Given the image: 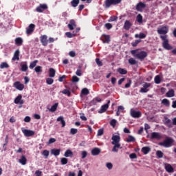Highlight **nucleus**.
<instances>
[{
  "instance_id": "774afa93",
  "label": "nucleus",
  "mask_w": 176,
  "mask_h": 176,
  "mask_svg": "<svg viewBox=\"0 0 176 176\" xmlns=\"http://www.w3.org/2000/svg\"><path fill=\"white\" fill-rule=\"evenodd\" d=\"M130 159H137V154L135 153L130 154L129 155Z\"/></svg>"
},
{
  "instance_id": "7c9ffc66",
  "label": "nucleus",
  "mask_w": 176,
  "mask_h": 176,
  "mask_svg": "<svg viewBox=\"0 0 176 176\" xmlns=\"http://www.w3.org/2000/svg\"><path fill=\"white\" fill-rule=\"evenodd\" d=\"M80 2V0H72L71 1V6H72V8H76L79 5Z\"/></svg>"
},
{
  "instance_id": "aec40b11",
  "label": "nucleus",
  "mask_w": 176,
  "mask_h": 176,
  "mask_svg": "<svg viewBox=\"0 0 176 176\" xmlns=\"http://www.w3.org/2000/svg\"><path fill=\"white\" fill-rule=\"evenodd\" d=\"M141 115H142L141 111H137L133 109L131 110V116H132V118H141Z\"/></svg>"
},
{
  "instance_id": "c03bdc74",
  "label": "nucleus",
  "mask_w": 176,
  "mask_h": 176,
  "mask_svg": "<svg viewBox=\"0 0 176 176\" xmlns=\"http://www.w3.org/2000/svg\"><path fill=\"white\" fill-rule=\"evenodd\" d=\"M89 93L90 92L89 91V89L87 88H83L81 90V94H83V96H87Z\"/></svg>"
},
{
  "instance_id": "f704fd0d",
  "label": "nucleus",
  "mask_w": 176,
  "mask_h": 176,
  "mask_svg": "<svg viewBox=\"0 0 176 176\" xmlns=\"http://www.w3.org/2000/svg\"><path fill=\"white\" fill-rule=\"evenodd\" d=\"M117 72H119L120 75H126L127 74V69L123 68H118Z\"/></svg>"
},
{
  "instance_id": "a878e982",
  "label": "nucleus",
  "mask_w": 176,
  "mask_h": 176,
  "mask_svg": "<svg viewBox=\"0 0 176 176\" xmlns=\"http://www.w3.org/2000/svg\"><path fill=\"white\" fill-rule=\"evenodd\" d=\"M23 38L21 37H17L15 38V45L16 46H21L23 45Z\"/></svg>"
},
{
  "instance_id": "2eb2a0df",
  "label": "nucleus",
  "mask_w": 176,
  "mask_h": 176,
  "mask_svg": "<svg viewBox=\"0 0 176 176\" xmlns=\"http://www.w3.org/2000/svg\"><path fill=\"white\" fill-rule=\"evenodd\" d=\"M40 41L43 46H47L48 40H47V36L45 34L40 36Z\"/></svg>"
},
{
  "instance_id": "c756f323",
  "label": "nucleus",
  "mask_w": 176,
  "mask_h": 176,
  "mask_svg": "<svg viewBox=\"0 0 176 176\" xmlns=\"http://www.w3.org/2000/svg\"><path fill=\"white\" fill-rule=\"evenodd\" d=\"M60 151H61V150H60V149L53 148L51 150V153H52V155H54V156H58V155H60Z\"/></svg>"
},
{
  "instance_id": "f3484780",
  "label": "nucleus",
  "mask_w": 176,
  "mask_h": 176,
  "mask_svg": "<svg viewBox=\"0 0 176 176\" xmlns=\"http://www.w3.org/2000/svg\"><path fill=\"white\" fill-rule=\"evenodd\" d=\"M22 98L23 96H21V94L18 95L14 101V104H20V105H23V104H24V100H22Z\"/></svg>"
},
{
  "instance_id": "a18cd8bd",
  "label": "nucleus",
  "mask_w": 176,
  "mask_h": 176,
  "mask_svg": "<svg viewBox=\"0 0 176 176\" xmlns=\"http://www.w3.org/2000/svg\"><path fill=\"white\" fill-rule=\"evenodd\" d=\"M141 42V40H135V41H133L131 43V45L133 47H136V46L138 45V43H140Z\"/></svg>"
},
{
  "instance_id": "79ce46f5",
  "label": "nucleus",
  "mask_w": 176,
  "mask_h": 176,
  "mask_svg": "<svg viewBox=\"0 0 176 176\" xmlns=\"http://www.w3.org/2000/svg\"><path fill=\"white\" fill-rule=\"evenodd\" d=\"M0 68L1 69H3L4 68H9V64H8V63H6V62H3L0 65Z\"/></svg>"
},
{
  "instance_id": "de8ad7c7",
  "label": "nucleus",
  "mask_w": 176,
  "mask_h": 176,
  "mask_svg": "<svg viewBox=\"0 0 176 176\" xmlns=\"http://www.w3.org/2000/svg\"><path fill=\"white\" fill-rule=\"evenodd\" d=\"M137 21L140 23V24H142V15H141V14H138Z\"/></svg>"
},
{
  "instance_id": "338daca9",
  "label": "nucleus",
  "mask_w": 176,
  "mask_h": 176,
  "mask_svg": "<svg viewBox=\"0 0 176 176\" xmlns=\"http://www.w3.org/2000/svg\"><path fill=\"white\" fill-rule=\"evenodd\" d=\"M69 56H70V57H75V56H76V53L75 52V51H70L69 53Z\"/></svg>"
},
{
  "instance_id": "864d4df0",
  "label": "nucleus",
  "mask_w": 176,
  "mask_h": 176,
  "mask_svg": "<svg viewBox=\"0 0 176 176\" xmlns=\"http://www.w3.org/2000/svg\"><path fill=\"white\" fill-rule=\"evenodd\" d=\"M117 122L118 121H116V120L113 119L110 121V125L111 126V127H116Z\"/></svg>"
},
{
  "instance_id": "412c9836",
  "label": "nucleus",
  "mask_w": 176,
  "mask_h": 176,
  "mask_svg": "<svg viewBox=\"0 0 176 176\" xmlns=\"http://www.w3.org/2000/svg\"><path fill=\"white\" fill-rule=\"evenodd\" d=\"M34 30H35V25H34V23L30 24L28 28L26 30V34H28V35L32 34Z\"/></svg>"
},
{
  "instance_id": "bf43d9fd",
  "label": "nucleus",
  "mask_w": 176,
  "mask_h": 176,
  "mask_svg": "<svg viewBox=\"0 0 176 176\" xmlns=\"http://www.w3.org/2000/svg\"><path fill=\"white\" fill-rule=\"evenodd\" d=\"M77 133H78V130L76 129L72 128L70 129V134H72V135H75V134H76Z\"/></svg>"
},
{
  "instance_id": "72a5a7b5",
  "label": "nucleus",
  "mask_w": 176,
  "mask_h": 176,
  "mask_svg": "<svg viewBox=\"0 0 176 176\" xmlns=\"http://www.w3.org/2000/svg\"><path fill=\"white\" fill-rule=\"evenodd\" d=\"M175 96L174 89H170L167 93H166V97L171 98L174 97Z\"/></svg>"
},
{
  "instance_id": "f03ea898",
  "label": "nucleus",
  "mask_w": 176,
  "mask_h": 176,
  "mask_svg": "<svg viewBox=\"0 0 176 176\" xmlns=\"http://www.w3.org/2000/svg\"><path fill=\"white\" fill-rule=\"evenodd\" d=\"M131 54H133L135 58L140 60V61H143L145 60L146 57H148V53L145 51H139V50H133L131 51Z\"/></svg>"
},
{
  "instance_id": "0e129e2a",
  "label": "nucleus",
  "mask_w": 176,
  "mask_h": 176,
  "mask_svg": "<svg viewBox=\"0 0 176 176\" xmlns=\"http://www.w3.org/2000/svg\"><path fill=\"white\" fill-rule=\"evenodd\" d=\"M102 134H104V129H99L97 133L98 137H101Z\"/></svg>"
},
{
  "instance_id": "bb28decb",
  "label": "nucleus",
  "mask_w": 176,
  "mask_h": 176,
  "mask_svg": "<svg viewBox=\"0 0 176 176\" xmlns=\"http://www.w3.org/2000/svg\"><path fill=\"white\" fill-rule=\"evenodd\" d=\"M141 151L144 155H148L151 151V148L149 146H144L142 148Z\"/></svg>"
},
{
  "instance_id": "f8f14e48",
  "label": "nucleus",
  "mask_w": 176,
  "mask_h": 176,
  "mask_svg": "<svg viewBox=\"0 0 176 176\" xmlns=\"http://www.w3.org/2000/svg\"><path fill=\"white\" fill-rule=\"evenodd\" d=\"M47 9V5L46 4H40L36 8V11L38 13H42L44 10H46Z\"/></svg>"
},
{
  "instance_id": "4c0bfd02",
  "label": "nucleus",
  "mask_w": 176,
  "mask_h": 176,
  "mask_svg": "<svg viewBox=\"0 0 176 176\" xmlns=\"http://www.w3.org/2000/svg\"><path fill=\"white\" fill-rule=\"evenodd\" d=\"M162 104H163V105L165 107H170V100L164 98L162 100Z\"/></svg>"
},
{
  "instance_id": "39448f33",
  "label": "nucleus",
  "mask_w": 176,
  "mask_h": 176,
  "mask_svg": "<svg viewBox=\"0 0 176 176\" xmlns=\"http://www.w3.org/2000/svg\"><path fill=\"white\" fill-rule=\"evenodd\" d=\"M121 2L122 0H105L103 6L105 9H109L111 5H119Z\"/></svg>"
},
{
  "instance_id": "58836bf2",
  "label": "nucleus",
  "mask_w": 176,
  "mask_h": 176,
  "mask_svg": "<svg viewBox=\"0 0 176 176\" xmlns=\"http://www.w3.org/2000/svg\"><path fill=\"white\" fill-rule=\"evenodd\" d=\"M155 83H156V85H160L161 82H162V79L160 78V76L157 75L155 78Z\"/></svg>"
},
{
  "instance_id": "1a4fd4ad",
  "label": "nucleus",
  "mask_w": 176,
  "mask_h": 176,
  "mask_svg": "<svg viewBox=\"0 0 176 176\" xmlns=\"http://www.w3.org/2000/svg\"><path fill=\"white\" fill-rule=\"evenodd\" d=\"M151 86V83L149 82H145L143 85V87L140 89L139 91L140 93H148L149 91V87Z\"/></svg>"
},
{
  "instance_id": "c85d7f7f",
  "label": "nucleus",
  "mask_w": 176,
  "mask_h": 176,
  "mask_svg": "<svg viewBox=\"0 0 176 176\" xmlns=\"http://www.w3.org/2000/svg\"><path fill=\"white\" fill-rule=\"evenodd\" d=\"M135 38H139L140 39H145L146 38V34L144 33L140 32L139 34H135Z\"/></svg>"
},
{
  "instance_id": "9b49d317",
  "label": "nucleus",
  "mask_w": 176,
  "mask_h": 176,
  "mask_svg": "<svg viewBox=\"0 0 176 176\" xmlns=\"http://www.w3.org/2000/svg\"><path fill=\"white\" fill-rule=\"evenodd\" d=\"M164 124L168 127V129H173V122H171V120H170L168 117L164 118Z\"/></svg>"
},
{
  "instance_id": "a19ab883",
  "label": "nucleus",
  "mask_w": 176,
  "mask_h": 176,
  "mask_svg": "<svg viewBox=\"0 0 176 176\" xmlns=\"http://www.w3.org/2000/svg\"><path fill=\"white\" fill-rule=\"evenodd\" d=\"M37 63H38V60H36L32 62L29 66V68H30V69H34V68H35V67H36Z\"/></svg>"
},
{
  "instance_id": "052dcab7",
  "label": "nucleus",
  "mask_w": 176,
  "mask_h": 176,
  "mask_svg": "<svg viewBox=\"0 0 176 176\" xmlns=\"http://www.w3.org/2000/svg\"><path fill=\"white\" fill-rule=\"evenodd\" d=\"M96 63L97 65H98V67H102V62H101V60H100V58H96Z\"/></svg>"
},
{
  "instance_id": "4be33fe9",
  "label": "nucleus",
  "mask_w": 176,
  "mask_h": 176,
  "mask_svg": "<svg viewBox=\"0 0 176 176\" xmlns=\"http://www.w3.org/2000/svg\"><path fill=\"white\" fill-rule=\"evenodd\" d=\"M12 60V61H16H16H19V60H20V50H16L15 51Z\"/></svg>"
},
{
  "instance_id": "5701e85b",
  "label": "nucleus",
  "mask_w": 176,
  "mask_h": 176,
  "mask_svg": "<svg viewBox=\"0 0 176 176\" xmlns=\"http://www.w3.org/2000/svg\"><path fill=\"white\" fill-rule=\"evenodd\" d=\"M146 6L145 3L140 2L136 5V10H138V12H142V9H145Z\"/></svg>"
},
{
  "instance_id": "423d86ee",
  "label": "nucleus",
  "mask_w": 176,
  "mask_h": 176,
  "mask_svg": "<svg viewBox=\"0 0 176 176\" xmlns=\"http://www.w3.org/2000/svg\"><path fill=\"white\" fill-rule=\"evenodd\" d=\"M157 32L159 35H163V36H164V35H166L168 32V26H161L157 30Z\"/></svg>"
},
{
  "instance_id": "49530a36",
  "label": "nucleus",
  "mask_w": 176,
  "mask_h": 176,
  "mask_svg": "<svg viewBox=\"0 0 176 176\" xmlns=\"http://www.w3.org/2000/svg\"><path fill=\"white\" fill-rule=\"evenodd\" d=\"M65 35L67 38H74V36H76V33H71L67 32L65 33Z\"/></svg>"
},
{
  "instance_id": "b1692460",
  "label": "nucleus",
  "mask_w": 176,
  "mask_h": 176,
  "mask_svg": "<svg viewBox=\"0 0 176 176\" xmlns=\"http://www.w3.org/2000/svg\"><path fill=\"white\" fill-rule=\"evenodd\" d=\"M131 25H133V24L131 23L130 21L126 20L125 21L124 24V29L126 30V31H129V30L131 28Z\"/></svg>"
},
{
  "instance_id": "e433bc0d",
  "label": "nucleus",
  "mask_w": 176,
  "mask_h": 176,
  "mask_svg": "<svg viewBox=\"0 0 176 176\" xmlns=\"http://www.w3.org/2000/svg\"><path fill=\"white\" fill-rule=\"evenodd\" d=\"M28 69V65H27V63L21 65V71H22V72H26Z\"/></svg>"
},
{
  "instance_id": "6e6552de",
  "label": "nucleus",
  "mask_w": 176,
  "mask_h": 176,
  "mask_svg": "<svg viewBox=\"0 0 176 176\" xmlns=\"http://www.w3.org/2000/svg\"><path fill=\"white\" fill-rule=\"evenodd\" d=\"M163 138L162 134L159 132H153L151 133V140H157V141H160Z\"/></svg>"
},
{
  "instance_id": "4d7b16f0",
  "label": "nucleus",
  "mask_w": 176,
  "mask_h": 176,
  "mask_svg": "<svg viewBox=\"0 0 176 176\" xmlns=\"http://www.w3.org/2000/svg\"><path fill=\"white\" fill-rule=\"evenodd\" d=\"M34 71L36 73L42 72V66H36L34 68Z\"/></svg>"
},
{
  "instance_id": "ddd939ff",
  "label": "nucleus",
  "mask_w": 176,
  "mask_h": 176,
  "mask_svg": "<svg viewBox=\"0 0 176 176\" xmlns=\"http://www.w3.org/2000/svg\"><path fill=\"white\" fill-rule=\"evenodd\" d=\"M14 87H15V89L19 90L20 91L24 90V84H21L20 81H16L14 83Z\"/></svg>"
},
{
  "instance_id": "393cba45",
  "label": "nucleus",
  "mask_w": 176,
  "mask_h": 176,
  "mask_svg": "<svg viewBox=\"0 0 176 176\" xmlns=\"http://www.w3.org/2000/svg\"><path fill=\"white\" fill-rule=\"evenodd\" d=\"M19 162L21 164H22V166H25V164H27V157H25V155H21Z\"/></svg>"
},
{
  "instance_id": "a211bd4d",
  "label": "nucleus",
  "mask_w": 176,
  "mask_h": 176,
  "mask_svg": "<svg viewBox=\"0 0 176 176\" xmlns=\"http://www.w3.org/2000/svg\"><path fill=\"white\" fill-rule=\"evenodd\" d=\"M67 27L70 31H72L74 28H76V22L74 19H71Z\"/></svg>"
},
{
  "instance_id": "7ed1b4c3",
  "label": "nucleus",
  "mask_w": 176,
  "mask_h": 176,
  "mask_svg": "<svg viewBox=\"0 0 176 176\" xmlns=\"http://www.w3.org/2000/svg\"><path fill=\"white\" fill-rule=\"evenodd\" d=\"M160 39L163 41L162 46L164 49H166V50H171L173 49V47L170 45V44L168 43V39L167 38V35H164V36L161 35Z\"/></svg>"
},
{
  "instance_id": "20e7f679",
  "label": "nucleus",
  "mask_w": 176,
  "mask_h": 176,
  "mask_svg": "<svg viewBox=\"0 0 176 176\" xmlns=\"http://www.w3.org/2000/svg\"><path fill=\"white\" fill-rule=\"evenodd\" d=\"M174 143V139L171 138L166 137L163 142H160L159 145L160 146H164V148H170L171 145Z\"/></svg>"
},
{
  "instance_id": "0eeeda50",
  "label": "nucleus",
  "mask_w": 176,
  "mask_h": 176,
  "mask_svg": "<svg viewBox=\"0 0 176 176\" xmlns=\"http://www.w3.org/2000/svg\"><path fill=\"white\" fill-rule=\"evenodd\" d=\"M21 131L24 134L25 137H32V135H35V131L32 130L21 128Z\"/></svg>"
},
{
  "instance_id": "37998d69",
  "label": "nucleus",
  "mask_w": 176,
  "mask_h": 176,
  "mask_svg": "<svg viewBox=\"0 0 176 176\" xmlns=\"http://www.w3.org/2000/svg\"><path fill=\"white\" fill-rule=\"evenodd\" d=\"M128 61L131 65H135V64H137V60H135V59L133 58H129Z\"/></svg>"
},
{
  "instance_id": "603ef678",
  "label": "nucleus",
  "mask_w": 176,
  "mask_h": 176,
  "mask_svg": "<svg viewBox=\"0 0 176 176\" xmlns=\"http://www.w3.org/2000/svg\"><path fill=\"white\" fill-rule=\"evenodd\" d=\"M53 82H54V80H53L52 78H47L46 79L47 85H53Z\"/></svg>"
},
{
  "instance_id": "6e6d98bb",
  "label": "nucleus",
  "mask_w": 176,
  "mask_h": 176,
  "mask_svg": "<svg viewBox=\"0 0 176 176\" xmlns=\"http://www.w3.org/2000/svg\"><path fill=\"white\" fill-rule=\"evenodd\" d=\"M72 82L73 83H77V82H79V78H78V76H73Z\"/></svg>"
},
{
  "instance_id": "13d9d810",
  "label": "nucleus",
  "mask_w": 176,
  "mask_h": 176,
  "mask_svg": "<svg viewBox=\"0 0 176 176\" xmlns=\"http://www.w3.org/2000/svg\"><path fill=\"white\" fill-rule=\"evenodd\" d=\"M81 158L82 159H85V157H87V151H82L81 152Z\"/></svg>"
},
{
  "instance_id": "4468645a",
  "label": "nucleus",
  "mask_w": 176,
  "mask_h": 176,
  "mask_svg": "<svg viewBox=\"0 0 176 176\" xmlns=\"http://www.w3.org/2000/svg\"><path fill=\"white\" fill-rule=\"evenodd\" d=\"M100 41L103 42V43H109L111 42V36L109 35L103 34L101 38Z\"/></svg>"
},
{
  "instance_id": "dca6fc26",
  "label": "nucleus",
  "mask_w": 176,
  "mask_h": 176,
  "mask_svg": "<svg viewBox=\"0 0 176 176\" xmlns=\"http://www.w3.org/2000/svg\"><path fill=\"white\" fill-rule=\"evenodd\" d=\"M164 168L167 173H174V168L168 163H164Z\"/></svg>"
},
{
  "instance_id": "9d476101",
  "label": "nucleus",
  "mask_w": 176,
  "mask_h": 176,
  "mask_svg": "<svg viewBox=\"0 0 176 176\" xmlns=\"http://www.w3.org/2000/svg\"><path fill=\"white\" fill-rule=\"evenodd\" d=\"M109 104H111V100H108L107 103L101 106V108H100V111H98L99 113H104V112H106L107 109H108V108H109Z\"/></svg>"
},
{
  "instance_id": "f257e3e1",
  "label": "nucleus",
  "mask_w": 176,
  "mask_h": 176,
  "mask_svg": "<svg viewBox=\"0 0 176 176\" xmlns=\"http://www.w3.org/2000/svg\"><path fill=\"white\" fill-rule=\"evenodd\" d=\"M112 145H114L112 148V152H116L118 153L119 150L118 149H122V146H120V135H113L111 138Z\"/></svg>"
},
{
  "instance_id": "e2e57ef3",
  "label": "nucleus",
  "mask_w": 176,
  "mask_h": 176,
  "mask_svg": "<svg viewBox=\"0 0 176 176\" xmlns=\"http://www.w3.org/2000/svg\"><path fill=\"white\" fill-rule=\"evenodd\" d=\"M118 20V16H111L109 19V21H116Z\"/></svg>"
},
{
  "instance_id": "6ab92c4d",
  "label": "nucleus",
  "mask_w": 176,
  "mask_h": 176,
  "mask_svg": "<svg viewBox=\"0 0 176 176\" xmlns=\"http://www.w3.org/2000/svg\"><path fill=\"white\" fill-rule=\"evenodd\" d=\"M91 153L92 156H98V155L101 153V148L95 147L92 148V150L91 151Z\"/></svg>"
},
{
  "instance_id": "473e14b6",
  "label": "nucleus",
  "mask_w": 176,
  "mask_h": 176,
  "mask_svg": "<svg viewBox=\"0 0 176 176\" xmlns=\"http://www.w3.org/2000/svg\"><path fill=\"white\" fill-rule=\"evenodd\" d=\"M49 76L50 78H54L56 76V70L54 69H50Z\"/></svg>"
},
{
  "instance_id": "69168bd1",
  "label": "nucleus",
  "mask_w": 176,
  "mask_h": 176,
  "mask_svg": "<svg viewBox=\"0 0 176 176\" xmlns=\"http://www.w3.org/2000/svg\"><path fill=\"white\" fill-rule=\"evenodd\" d=\"M104 27L107 28V30H111V28H112V24L107 23L104 25Z\"/></svg>"
},
{
  "instance_id": "2f4dec72",
  "label": "nucleus",
  "mask_w": 176,
  "mask_h": 176,
  "mask_svg": "<svg viewBox=\"0 0 176 176\" xmlns=\"http://www.w3.org/2000/svg\"><path fill=\"white\" fill-rule=\"evenodd\" d=\"M57 122H60L62 127H65V120H64V117L60 116L57 118Z\"/></svg>"
},
{
  "instance_id": "680f3d73",
  "label": "nucleus",
  "mask_w": 176,
  "mask_h": 176,
  "mask_svg": "<svg viewBox=\"0 0 176 176\" xmlns=\"http://www.w3.org/2000/svg\"><path fill=\"white\" fill-rule=\"evenodd\" d=\"M63 94H67V96H68V97H69L71 96V91H69V90L68 89H64L62 91Z\"/></svg>"
},
{
  "instance_id": "09e8293b",
  "label": "nucleus",
  "mask_w": 176,
  "mask_h": 176,
  "mask_svg": "<svg viewBox=\"0 0 176 176\" xmlns=\"http://www.w3.org/2000/svg\"><path fill=\"white\" fill-rule=\"evenodd\" d=\"M164 155V154L163 153V152H162V151H157L156 152V155L157 156V157H159V159H162Z\"/></svg>"
},
{
  "instance_id": "ea45409f",
  "label": "nucleus",
  "mask_w": 176,
  "mask_h": 176,
  "mask_svg": "<svg viewBox=\"0 0 176 176\" xmlns=\"http://www.w3.org/2000/svg\"><path fill=\"white\" fill-rule=\"evenodd\" d=\"M126 141V142H135V138L129 135Z\"/></svg>"
},
{
  "instance_id": "8fccbe9b",
  "label": "nucleus",
  "mask_w": 176,
  "mask_h": 176,
  "mask_svg": "<svg viewBox=\"0 0 176 176\" xmlns=\"http://www.w3.org/2000/svg\"><path fill=\"white\" fill-rule=\"evenodd\" d=\"M131 83H133V81L131 80V79L129 78L128 82L124 85L125 89H129V87L131 86Z\"/></svg>"
},
{
  "instance_id": "cd10ccee",
  "label": "nucleus",
  "mask_w": 176,
  "mask_h": 176,
  "mask_svg": "<svg viewBox=\"0 0 176 176\" xmlns=\"http://www.w3.org/2000/svg\"><path fill=\"white\" fill-rule=\"evenodd\" d=\"M64 156L65 157H72V156H74V153L72 151L68 149L65 152Z\"/></svg>"
},
{
  "instance_id": "3c124183",
  "label": "nucleus",
  "mask_w": 176,
  "mask_h": 176,
  "mask_svg": "<svg viewBox=\"0 0 176 176\" xmlns=\"http://www.w3.org/2000/svg\"><path fill=\"white\" fill-rule=\"evenodd\" d=\"M60 163L63 165H65L68 163V159L65 158V157H63L60 159Z\"/></svg>"
},
{
  "instance_id": "c9c22d12",
  "label": "nucleus",
  "mask_w": 176,
  "mask_h": 176,
  "mask_svg": "<svg viewBox=\"0 0 176 176\" xmlns=\"http://www.w3.org/2000/svg\"><path fill=\"white\" fill-rule=\"evenodd\" d=\"M58 107V103H55L50 109V112H56V111H57Z\"/></svg>"
},
{
  "instance_id": "5fc2aeb1",
  "label": "nucleus",
  "mask_w": 176,
  "mask_h": 176,
  "mask_svg": "<svg viewBox=\"0 0 176 176\" xmlns=\"http://www.w3.org/2000/svg\"><path fill=\"white\" fill-rule=\"evenodd\" d=\"M49 153H50L49 151L44 150L43 151L42 155H43V156H45V159H47V157H49Z\"/></svg>"
}]
</instances>
